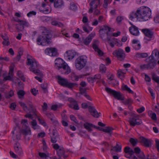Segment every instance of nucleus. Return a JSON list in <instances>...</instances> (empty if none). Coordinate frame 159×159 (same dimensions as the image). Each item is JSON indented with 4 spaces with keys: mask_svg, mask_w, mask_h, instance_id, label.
<instances>
[{
    "mask_svg": "<svg viewBox=\"0 0 159 159\" xmlns=\"http://www.w3.org/2000/svg\"><path fill=\"white\" fill-rule=\"evenodd\" d=\"M19 103L24 110L27 112H29V113H27L25 115L26 118H30L33 119L34 118L36 117L39 123L43 126H47L46 123L42 119H40L37 116V113L36 109L34 107L32 103L29 104V106L30 109L25 104L22 102H19Z\"/></svg>",
    "mask_w": 159,
    "mask_h": 159,
    "instance_id": "1",
    "label": "nucleus"
},
{
    "mask_svg": "<svg viewBox=\"0 0 159 159\" xmlns=\"http://www.w3.org/2000/svg\"><path fill=\"white\" fill-rule=\"evenodd\" d=\"M27 65H30L29 68L30 71H32L35 74L39 76H42L43 74L39 70V64L30 55H28L27 57Z\"/></svg>",
    "mask_w": 159,
    "mask_h": 159,
    "instance_id": "2",
    "label": "nucleus"
},
{
    "mask_svg": "<svg viewBox=\"0 0 159 159\" xmlns=\"http://www.w3.org/2000/svg\"><path fill=\"white\" fill-rule=\"evenodd\" d=\"M139 12L140 19L141 21L148 20L151 18V11L148 7H143L138 10V12Z\"/></svg>",
    "mask_w": 159,
    "mask_h": 159,
    "instance_id": "3",
    "label": "nucleus"
},
{
    "mask_svg": "<svg viewBox=\"0 0 159 159\" xmlns=\"http://www.w3.org/2000/svg\"><path fill=\"white\" fill-rule=\"evenodd\" d=\"M51 35L49 31L46 30L42 32V34L37 39V44L39 45H42L43 43H47L48 44L51 43L50 40Z\"/></svg>",
    "mask_w": 159,
    "mask_h": 159,
    "instance_id": "4",
    "label": "nucleus"
},
{
    "mask_svg": "<svg viewBox=\"0 0 159 159\" xmlns=\"http://www.w3.org/2000/svg\"><path fill=\"white\" fill-rule=\"evenodd\" d=\"M141 31L145 35L144 39L146 43H148L149 41L154 39L155 36L153 31L148 29H143Z\"/></svg>",
    "mask_w": 159,
    "mask_h": 159,
    "instance_id": "5",
    "label": "nucleus"
},
{
    "mask_svg": "<svg viewBox=\"0 0 159 159\" xmlns=\"http://www.w3.org/2000/svg\"><path fill=\"white\" fill-rule=\"evenodd\" d=\"M56 78L57 79L58 82L60 84L63 86L68 87L69 89H72L74 86L77 85V84L75 83L68 82L66 79L62 78L59 75L57 76Z\"/></svg>",
    "mask_w": 159,
    "mask_h": 159,
    "instance_id": "6",
    "label": "nucleus"
},
{
    "mask_svg": "<svg viewBox=\"0 0 159 159\" xmlns=\"http://www.w3.org/2000/svg\"><path fill=\"white\" fill-rule=\"evenodd\" d=\"M87 62L85 57L83 56L78 57L75 61L76 68L79 70H81L86 66Z\"/></svg>",
    "mask_w": 159,
    "mask_h": 159,
    "instance_id": "7",
    "label": "nucleus"
},
{
    "mask_svg": "<svg viewBox=\"0 0 159 159\" xmlns=\"http://www.w3.org/2000/svg\"><path fill=\"white\" fill-rule=\"evenodd\" d=\"M130 116L131 117L129 119V122L131 126L134 127L136 125H140L142 123V120L139 119V115L132 113Z\"/></svg>",
    "mask_w": 159,
    "mask_h": 159,
    "instance_id": "8",
    "label": "nucleus"
},
{
    "mask_svg": "<svg viewBox=\"0 0 159 159\" xmlns=\"http://www.w3.org/2000/svg\"><path fill=\"white\" fill-rule=\"evenodd\" d=\"M105 90L108 93L113 95L114 98L118 100H124V97L121 93L117 92L108 87L105 88Z\"/></svg>",
    "mask_w": 159,
    "mask_h": 159,
    "instance_id": "9",
    "label": "nucleus"
},
{
    "mask_svg": "<svg viewBox=\"0 0 159 159\" xmlns=\"http://www.w3.org/2000/svg\"><path fill=\"white\" fill-rule=\"evenodd\" d=\"M145 61L148 63L149 69H154L157 65L156 60H155L154 57L152 55H151L146 59Z\"/></svg>",
    "mask_w": 159,
    "mask_h": 159,
    "instance_id": "10",
    "label": "nucleus"
},
{
    "mask_svg": "<svg viewBox=\"0 0 159 159\" xmlns=\"http://www.w3.org/2000/svg\"><path fill=\"white\" fill-rule=\"evenodd\" d=\"M20 129L17 125L15 127L13 131H12L13 134V139L14 141H17L20 139Z\"/></svg>",
    "mask_w": 159,
    "mask_h": 159,
    "instance_id": "11",
    "label": "nucleus"
},
{
    "mask_svg": "<svg viewBox=\"0 0 159 159\" xmlns=\"http://www.w3.org/2000/svg\"><path fill=\"white\" fill-rule=\"evenodd\" d=\"M113 54L116 56L118 59L120 61L123 60L125 57L124 51L121 49L114 51L113 52Z\"/></svg>",
    "mask_w": 159,
    "mask_h": 159,
    "instance_id": "12",
    "label": "nucleus"
},
{
    "mask_svg": "<svg viewBox=\"0 0 159 159\" xmlns=\"http://www.w3.org/2000/svg\"><path fill=\"white\" fill-rule=\"evenodd\" d=\"M100 0H94L91 2L89 4L90 8L89 10V13H92L93 10L98 7V6L100 4Z\"/></svg>",
    "mask_w": 159,
    "mask_h": 159,
    "instance_id": "13",
    "label": "nucleus"
},
{
    "mask_svg": "<svg viewBox=\"0 0 159 159\" xmlns=\"http://www.w3.org/2000/svg\"><path fill=\"white\" fill-rule=\"evenodd\" d=\"M14 148L16 152L19 156H21L23 154V151L20 144L19 142L14 144Z\"/></svg>",
    "mask_w": 159,
    "mask_h": 159,
    "instance_id": "14",
    "label": "nucleus"
},
{
    "mask_svg": "<svg viewBox=\"0 0 159 159\" xmlns=\"http://www.w3.org/2000/svg\"><path fill=\"white\" fill-rule=\"evenodd\" d=\"M140 142L143 144L144 146L150 147L152 146V143L150 140L143 137H140L139 138Z\"/></svg>",
    "mask_w": 159,
    "mask_h": 159,
    "instance_id": "15",
    "label": "nucleus"
},
{
    "mask_svg": "<svg viewBox=\"0 0 159 159\" xmlns=\"http://www.w3.org/2000/svg\"><path fill=\"white\" fill-rule=\"evenodd\" d=\"M58 70H60L61 74L67 75L70 72V68L66 63Z\"/></svg>",
    "mask_w": 159,
    "mask_h": 159,
    "instance_id": "16",
    "label": "nucleus"
},
{
    "mask_svg": "<svg viewBox=\"0 0 159 159\" xmlns=\"http://www.w3.org/2000/svg\"><path fill=\"white\" fill-rule=\"evenodd\" d=\"M88 109L89 112L92 116L96 118H98L99 116L100 113L98 112L94 107L91 106H89Z\"/></svg>",
    "mask_w": 159,
    "mask_h": 159,
    "instance_id": "17",
    "label": "nucleus"
},
{
    "mask_svg": "<svg viewBox=\"0 0 159 159\" xmlns=\"http://www.w3.org/2000/svg\"><path fill=\"white\" fill-rule=\"evenodd\" d=\"M45 52L50 56H55L57 54V49L55 48H47L45 49Z\"/></svg>",
    "mask_w": 159,
    "mask_h": 159,
    "instance_id": "18",
    "label": "nucleus"
},
{
    "mask_svg": "<svg viewBox=\"0 0 159 159\" xmlns=\"http://www.w3.org/2000/svg\"><path fill=\"white\" fill-rule=\"evenodd\" d=\"M55 65L56 68L58 69L66 64L61 59L57 58L55 60Z\"/></svg>",
    "mask_w": 159,
    "mask_h": 159,
    "instance_id": "19",
    "label": "nucleus"
},
{
    "mask_svg": "<svg viewBox=\"0 0 159 159\" xmlns=\"http://www.w3.org/2000/svg\"><path fill=\"white\" fill-rule=\"evenodd\" d=\"M76 54V52L73 50L67 51L65 54V56L69 60L73 59Z\"/></svg>",
    "mask_w": 159,
    "mask_h": 159,
    "instance_id": "20",
    "label": "nucleus"
},
{
    "mask_svg": "<svg viewBox=\"0 0 159 159\" xmlns=\"http://www.w3.org/2000/svg\"><path fill=\"white\" fill-rule=\"evenodd\" d=\"M129 23L131 25H133V26L130 27L129 28V32L131 34L134 35H138L139 33L138 28L135 26L133 25L131 22H129Z\"/></svg>",
    "mask_w": 159,
    "mask_h": 159,
    "instance_id": "21",
    "label": "nucleus"
},
{
    "mask_svg": "<svg viewBox=\"0 0 159 159\" xmlns=\"http://www.w3.org/2000/svg\"><path fill=\"white\" fill-rule=\"evenodd\" d=\"M98 43H99V42L98 40L95 41L93 44V48L95 51L98 52V54L101 56L103 55V53L98 48L97 44Z\"/></svg>",
    "mask_w": 159,
    "mask_h": 159,
    "instance_id": "22",
    "label": "nucleus"
},
{
    "mask_svg": "<svg viewBox=\"0 0 159 159\" xmlns=\"http://www.w3.org/2000/svg\"><path fill=\"white\" fill-rule=\"evenodd\" d=\"M129 19L131 20L134 21L135 18H137L138 20L139 19V12H138V10L136 12H133L129 15Z\"/></svg>",
    "mask_w": 159,
    "mask_h": 159,
    "instance_id": "23",
    "label": "nucleus"
},
{
    "mask_svg": "<svg viewBox=\"0 0 159 159\" xmlns=\"http://www.w3.org/2000/svg\"><path fill=\"white\" fill-rule=\"evenodd\" d=\"M84 127L86 129L88 130L89 131H90L92 130L91 127H93L96 128L97 129H99L100 127H97L94 125L93 124L86 122L84 124Z\"/></svg>",
    "mask_w": 159,
    "mask_h": 159,
    "instance_id": "24",
    "label": "nucleus"
},
{
    "mask_svg": "<svg viewBox=\"0 0 159 159\" xmlns=\"http://www.w3.org/2000/svg\"><path fill=\"white\" fill-rule=\"evenodd\" d=\"M95 34L94 33H91L89 35V36L86 37L85 39L84 40V43L86 45H88L92 40L93 38L95 36Z\"/></svg>",
    "mask_w": 159,
    "mask_h": 159,
    "instance_id": "25",
    "label": "nucleus"
},
{
    "mask_svg": "<svg viewBox=\"0 0 159 159\" xmlns=\"http://www.w3.org/2000/svg\"><path fill=\"white\" fill-rule=\"evenodd\" d=\"M53 136H51V142L52 143H55L58 139H60V136L59 134L56 133L55 132H53Z\"/></svg>",
    "mask_w": 159,
    "mask_h": 159,
    "instance_id": "26",
    "label": "nucleus"
},
{
    "mask_svg": "<svg viewBox=\"0 0 159 159\" xmlns=\"http://www.w3.org/2000/svg\"><path fill=\"white\" fill-rule=\"evenodd\" d=\"M64 5V2L62 0H55L54 6L57 8H61Z\"/></svg>",
    "mask_w": 159,
    "mask_h": 159,
    "instance_id": "27",
    "label": "nucleus"
},
{
    "mask_svg": "<svg viewBox=\"0 0 159 159\" xmlns=\"http://www.w3.org/2000/svg\"><path fill=\"white\" fill-rule=\"evenodd\" d=\"M114 129L111 127H107L105 129H102V128L100 129V130H102L104 132L107 133L109 134L110 136H111V134L112 133V130Z\"/></svg>",
    "mask_w": 159,
    "mask_h": 159,
    "instance_id": "28",
    "label": "nucleus"
},
{
    "mask_svg": "<svg viewBox=\"0 0 159 159\" xmlns=\"http://www.w3.org/2000/svg\"><path fill=\"white\" fill-rule=\"evenodd\" d=\"M13 68H11L9 71L8 76H6L4 78L3 80L6 81V80H11L12 79L11 76L13 74Z\"/></svg>",
    "mask_w": 159,
    "mask_h": 159,
    "instance_id": "29",
    "label": "nucleus"
},
{
    "mask_svg": "<svg viewBox=\"0 0 159 159\" xmlns=\"http://www.w3.org/2000/svg\"><path fill=\"white\" fill-rule=\"evenodd\" d=\"M125 73V70L119 69L117 71L118 76L121 80L124 78L125 76L124 75Z\"/></svg>",
    "mask_w": 159,
    "mask_h": 159,
    "instance_id": "30",
    "label": "nucleus"
},
{
    "mask_svg": "<svg viewBox=\"0 0 159 159\" xmlns=\"http://www.w3.org/2000/svg\"><path fill=\"white\" fill-rule=\"evenodd\" d=\"M148 56V54L147 53H137L135 56V59H139L141 58H146Z\"/></svg>",
    "mask_w": 159,
    "mask_h": 159,
    "instance_id": "31",
    "label": "nucleus"
},
{
    "mask_svg": "<svg viewBox=\"0 0 159 159\" xmlns=\"http://www.w3.org/2000/svg\"><path fill=\"white\" fill-rule=\"evenodd\" d=\"M20 133L23 134L27 135L31 134V130L30 128L28 126H26L25 129L20 130Z\"/></svg>",
    "mask_w": 159,
    "mask_h": 159,
    "instance_id": "32",
    "label": "nucleus"
},
{
    "mask_svg": "<svg viewBox=\"0 0 159 159\" xmlns=\"http://www.w3.org/2000/svg\"><path fill=\"white\" fill-rule=\"evenodd\" d=\"M57 154L58 156L59 157V158L64 155L65 151L63 148H61L58 150L57 151Z\"/></svg>",
    "mask_w": 159,
    "mask_h": 159,
    "instance_id": "33",
    "label": "nucleus"
},
{
    "mask_svg": "<svg viewBox=\"0 0 159 159\" xmlns=\"http://www.w3.org/2000/svg\"><path fill=\"white\" fill-rule=\"evenodd\" d=\"M138 42V41L136 39H134L132 41V43L134 44L133 46L135 50H139L140 48L141 45L139 43L137 44Z\"/></svg>",
    "mask_w": 159,
    "mask_h": 159,
    "instance_id": "34",
    "label": "nucleus"
},
{
    "mask_svg": "<svg viewBox=\"0 0 159 159\" xmlns=\"http://www.w3.org/2000/svg\"><path fill=\"white\" fill-rule=\"evenodd\" d=\"M153 55L155 56V59H159V52L157 49H155L152 51L151 55L153 56Z\"/></svg>",
    "mask_w": 159,
    "mask_h": 159,
    "instance_id": "35",
    "label": "nucleus"
},
{
    "mask_svg": "<svg viewBox=\"0 0 159 159\" xmlns=\"http://www.w3.org/2000/svg\"><path fill=\"white\" fill-rule=\"evenodd\" d=\"M31 125L32 127L34 129H37L39 128V126L38 125L37 122L35 120H33L31 122Z\"/></svg>",
    "mask_w": 159,
    "mask_h": 159,
    "instance_id": "36",
    "label": "nucleus"
},
{
    "mask_svg": "<svg viewBox=\"0 0 159 159\" xmlns=\"http://www.w3.org/2000/svg\"><path fill=\"white\" fill-rule=\"evenodd\" d=\"M121 146L119 145L117 143H116V146L113 147V148L111 149V151H114L116 152H120L121 151Z\"/></svg>",
    "mask_w": 159,
    "mask_h": 159,
    "instance_id": "37",
    "label": "nucleus"
},
{
    "mask_svg": "<svg viewBox=\"0 0 159 159\" xmlns=\"http://www.w3.org/2000/svg\"><path fill=\"white\" fill-rule=\"evenodd\" d=\"M68 101L70 102V104H69V107L72 108L77 103V101L72 98H70L68 99Z\"/></svg>",
    "mask_w": 159,
    "mask_h": 159,
    "instance_id": "38",
    "label": "nucleus"
},
{
    "mask_svg": "<svg viewBox=\"0 0 159 159\" xmlns=\"http://www.w3.org/2000/svg\"><path fill=\"white\" fill-rule=\"evenodd\" d=\"M122 89L124 90L127 91L129 93H134L133 91L131 90L130 88L128 87L126 85L123 84L122 86Z\"/></svg>",
    "mask_w": 159,
    "mask_h": 159,
    "instance_id": "39",
    "label": "nucleus"
},
{
    "mask_svg": "<svg viewBox=\"0 0 159 159\" xmlns=\"http://www.w3.org/2000/svg\"><path fill=\"white\" fill-rule=\"evenodd\" d=\"M151 75L152 80L157 83L159 84V77L157 76L154 72L151 73Z\"/></svg>",
    "mask_w": 159,
    "mask_h": 159,
    "instance_id": "40",
    "label": "nucleus"
},
{
    "mask_svg": "<svg viewBox=\"0 0 159 159\" xmlns=\"http://www.w3.org/2000/svg\"><path fill=\"white\" fill-rule=\"evenodd\" d=\"M129 142L132 144L133 146H134L136 145L138 143V140L137 139L130 138L129 139Z\"/></svg>",
    "mask_w": 159,
    "mask_h": 159,
    "instance_id": "41",
    "label": "nucleus"
},
{
    "mask_svg": "<svg viewBox=\"0 0 159 159\" xmlns=\"http://www.w3.org/2000/svg\"><path fill=\"white\" fill-rule=\"evenodd\" d=\"M100 70L102 73H105L106 70V67L103 64H101L100 66Z\"/></svg>",
    "mask_w": 159,
    "mask_h": 159,
    "instance_id": "42",
    "label": "nucleus"
},
{
    "mask_svg": "<svg viewBox=\"0 0 159 159\" xmlns=\"http://www.w3.org/2000/svg\"><path fill=\"white\" fill-rule=\"evenodd\" d=\"M42 143L43 144V149L44 152L47 151L48 148L47 143L44 139H43Z\"/></svg>",
    "mask_w": 159,
    "mask_h": 159,
    "instance_id": "43",
    "label": "nucleus"
},
{
    "mask_svg": "<svg viewBox=\"0 0 159 159\" xmlns=\"http://www.w3.org/2000/svg\"><path fill=\"white\" fill-rule=\"evenodd\" d=\"M111 30V28L106 25H104L102 27L100 31H110Z\"/></svg>",
    "mask_w": 159,
    "mask_h": 159,
    "instance_id": "44",
    "label": "nucleus"
},
{
    "mask_svg": "<svg viewBox=\"0 0 159 159\" xmlns=\"http://www.w3.org/2000/svg\"><path fill=\"white\" fill-rule=\"evenodd\" d=\"M112 1V0H104L103 5L104 7L107 8L108 4L111 3Z\"/></svg>",
    "mask_w": 159,
    "mask_h": 159,
    "instance_id": "45",
    "label": "nucleus"
},
{
    "mask_svg": "<svg viewBox=\"0 0 159 159\" xmlns=\"http://www.w3.org/2000/svg\"><path fill=\"white\" fill-rule=\"evenodd\" d=\"M17 21L18 23H20V25H22L27 26L28 25V23L26 21L18 20Z\"/></svg>",
    "mask_w": 159,
    "mask_h": 159,
    "instance_id": "46",
    "label": "nucleus"
},
{
    "mask_svg": "<svg viewBox=\"0 0 159 159\" xmlns=\"http://www.w3.org/2000/svg\"><path fill=\"white\" fill-rule=\"evenodd\" d=\"M46 115L52 121L53 120V118H54V115L52 113L48 112L46 113Z\"/></svg>",
    "mask_w": 159,
    "mask_h": 159,
    "instance_id": "47",
    "label": "nucleus"
},
{
    "mask_svg": "<svg viewBox=\"0 0 159 159\" xmlns=\"http://www.w3.org/2000/svg\"><path fill=\"white\" fill-rule=\"evenodd\" d=\"M41 88H42L44 91V93H46L47 92V84L46 83L43 84L41 85Z\"/></svg>",
    "mask_w": 159,
    "mask_h": 159,
    "instance_id": "48",
    "label": "nucleus"
},
{
    "mask_svg": "<svg viewBox=\"0 0 159 159\" xmlns=\"http://www.w3.org/2000/svg\"><path fill=\"white\" fill-rule=\"evenodd\" d=\"M107 40L108 43L110 44V46L112 48H113L114 46V45L113 43H112V38L111 39L109 38V37H107Z\"/></svg>",
    "mask_w": 159,
    "mask_h": 159,
    "instance_id": "49",
    "label": "nucleus"
},
{
    "mask_svg": "<svg viewBox=\"0 0 159 159\" xmlns=\"http://www.w3.org/2000/svg\"><path fill=\"white\" fill-rule=\"evenodd\" d=\"M17 94L18 95L19 98H21L22 97L24 96L25 94V92L23 90H20L18 92Z\"/></svg>",
    "mask_w": 159,
    "mask_h": 159,
    "instance_id": "50",
    "label": "nucleus"
},
{
    "mask_svg": "<svg viewBox=\"0 0 159 159\" xmlns=\"http://www.w3.org/2000/svg\"><path fill=\"white\" fill-rule=\"evenodd\" d=\"M132 102V100L131 98H129L125 101H123L122 102L125 105H130Z\"/></svg>",
    "mask_w": 159,
    "mask_h": 159,
    "instance_id": "51",
    "label": "nucleus"
},
{
    "mask_svg": "<svg viewBox=\"0 0 159 159\" xmlns=\"http://www.w3.org/2000/svg\"><path fill=\"white\" fill-rule=\"evenodd\" d=\"M138 157L141 159H146V157L145 156L144 153L142 152H140L139 154H137Z\"/></svg>",
    "mask_w": 159,
    "mask_h": 159,
    "instance_id": "52",
    "label": "nucleus"
},
{
    "mask_svg": "<svg viewBox=\"0 0 159 159\" xmlns=\"http://www.w3.org/2000/svg\"><path fill=\"white\" fill-rule=\"evenodd\" d=\"M70 8L72 10H75L77 9V7L74 3H71L70 4Z\"/></svg>",
    "mask_w": 159,
    "mask_h": 159,
    "instance_id": "53",
    "label": "nucleus"
},
{
    "mask_svg": "<svg viewBox=\"0 0 159 159\" xmlns=\"http://www.w3.org/2000/svg\"><path fill=\"white\" fill-rule=\"evenodd\" d=\"M36 14V12L34 11H30L27 14V16L28 17H31L32 16H35Z\"/></svg>",
    "mask_w": 159,
    "mask_h": 159,
    "instance_id": "54",
    "label": "nucleus"
},
{
    "mask_svg": "<svg viewBox=\"0 0 159 159\" xmlns=\"http://www.w3.org/2000/svg\"><path fill=\"white\" fill-rule=\"evenodd\" d=\"M154 21L156 23H159V13L156 15L154 18Z\"/></svg>",
    "mask_w": 159,
    "mask_h": 159,
    "instance_id": "55",
    "label": "nucleus"
},
{
    "mask_svg": "<svg viewBox=\"0 0 159 159\" xmlns=\"http://www.w3.org/2000/svg\"><path fill=\"white\" fill-rule=\"evenodd\" d=\"M10 154L11 156L14 158H18L17 156L12 151H10Z\"/></svg>",
    "mask_w": 159,
    "mask_h": 159,
    "instance_id": "56",
    "label": "nucleus"
},
{
    "mask_svg": "<svg viewBox=\"0 0 159 159\" xmlns=\"http://www.w3.org/2000/svg\"><path fill=\"white\" fill-rule=\"evenodd\" d=\"M148 90L151 93V96L152 97L153 99H154L155 98V94L153 93V90L150 87L148 88Z\"/></svg>",
    "mask_w": 159,
    "mask_h": 159,
    "instance_id": "57",
    "label": "nucleus"
},
{
    "mask_svg": "<svg viewBox=\"0 0 159 159\" xmlns=\"http://www.w3.org/2000/svg\"><path fill=\"white\" fill-rule=\"evenodd\" d=\"M101 144L105 146V148L108 149V148L109 147V144L108 143L104 141L101 143Z\"/></svg>",
    "mask_w": 159,
    "mask_h": 159,
    "instance_id": "58",
    "label": "nucleus"
},
{
    "mask_svg": "<svg viewBox=\"0 0 159 159\" xmlns=\"http://www.w3.org/2000/svg\"><path fill=\"white\" fill-rule=\"evenodd\" d=\"M13 95V92L12 91H10L8 94H7L6 95V97L7 98H9L12 97Z\"/></svg>",
    "mask_w": 159,
    "mask_h": 159,
    "instance_id": "59",
    "label": "nucleus"
},
{
    "mask_svg": "<svg viewBox=\"0 0 159 159\" xmlns=\"http://www.w3.org/2000/svg\"><path fill=\"white\" fill-rule=\"evenodd\" d=\"M53 148L56 150L57 151L60 148V146L57 143H55L52 144Z\"/></svg>",
    "mask_w": 159,
    "mask_h": 159,
    "instance_id": "60",
    "label": "nucleus"
},
{
    "mask_svg": "<svg viewBox=\"0 0 159 159\" xmlns=\"http://www.w3.org/2000/svg\"><path fill=\"white\" fill-rule=\"evenodd\" d=\"M16 107V105L15 102H12L11 103L10 108L13 110H14Z\"/></svg>",
    "mask_w": 159,
    "mask_h": 159,
    "instance_id": "61",
    "label": "nucleus"
},
{
    "mask_svg": "<svg viewBox=\"0 0 159 159\" xmlns=\"http://www.w3.org/2000/svg\"><path fill=\"white\" fill-rule=\"evenodd\" d=\"M83 95L88 100L90 101H92V99L91 97L87 93H84V94H83Z\"/></svg>",
    "mask_w": 159,
    "mask_h": 159,
    "instance_id": "62",
    "label": "nucleus"
},
{
    "mask_svg": "<svg viewBox=\"0 0 159 159\" xmlns=\"http://www.w3.org/2000/svg\"><path fill=\"white\" fill-rule=\"evenodd\" d=\"M134 152L136 154H139L141 152L140 149L139 147H136L134 149Z\"/></svg>",
    "mask_w": 159,
    "mask_h": 159,
    "instance_id": "63",
    "label": "nucleus"
},
{
    "mask_svg": "<svg viewBox=\"0 0 159 159\" xmlns=\"http://www.w3.org/2000/svg\"><path fill=\"white\" fill-rule=\"evenodd\" d=\"M70 118L71 120H72L75 123H77V122H76L77 120L75 117L74 116V115H70Z\"/></svg>",
    "mask_w": 159,
    "mask_h": 159,
    "instance_id": "64",
    "label": "nucleus"
}]
</instances>
